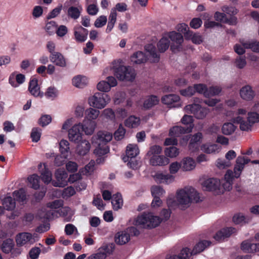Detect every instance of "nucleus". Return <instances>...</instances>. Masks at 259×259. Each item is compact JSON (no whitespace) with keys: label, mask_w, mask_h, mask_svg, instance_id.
Returning a JSON list of instances; mask_svg holds the SVG:
<instances>
[{"label":"nucleus","mask_w":259,"mask_h":259,"mask_svg":"<svg viewBox=\"0 0 259 259\" xmlns=\"http://www.w3.org/2000/svg\"><path fill=\"white\" fill-rule=\"evenodd\" d=\"M211 244L210 241L203 240L198 242L194 247L192 253L195 255L203 251L206 248Z\"/></svg>","instance_id":"28"},{"label":"nucleus","mask_w":259,"mask_h":259,"mask_svg":"<svg viewBox=\"0 0 259 259\" xmlns=\"http://www.w3.org/2000/svg\"><path fill=\"white\" fill-rule=\"evenodd\" d=\"M13 196L19 202H23L26 198L25 191L24 189H20L13 192Z\"/></svg>","instance_id":"53"},{"label":"nucleus","mask_w":259,"mask_h":259,"mask_svg":"<svg viewBox=\"0 0 259 259\" xmlns=\"http://www.w3.org/2000/svg\"><path fill=\"white\" fill-rule=\"evenodd\" d=\"M176 199L178 205L181 206L183 208H185L193 201H198L199 197V194L195 189L191 187H187L177 191Z\"/></svg>","instance_id":"1"},{"label":"nucleus","mask_w":259,"mask_h":259,"mask_svg":"<svg viewBox=\"0 0 259 259\" xmlns=\"http://www.w3.org/2000/svg\"><path fill=\"white\" fill-rule=\"evenodd\" d=\"M202 139V134L201 133L198 132L191 136L188 145L189 150L191 152L198 150Z\"/></svg>","instance_id":"13"},{"label":"nucleus","mask_w":259,"mask_h":259,"mask_svg":"<svg viewBox=\"0 0 259 259\" xmlns=\"http://www.w3.org/2000/svg\"><path fill=\"white\" fill-rule=\"evenodd\" d=\"M195 162L191 158H185L182 161V167L185 171L191 170L195 167Z\"/></svg>","instance_id":"32"},{"label":"nucleus","mask_w":259,"mask_h":259,"mask_svg":"<svg viewBox=\"0 0 259 259\" xmlns=\"http://www.w3.org/2000/svg\"><path fill=\"white\" fill-rule=\"evenodd\" d=\"M248 121L252 125L254 123L259 121V114L256 112H250L248 113Z\"/></svg>","instance_id":"64"},{"label":"nucleus","mask_w":259,"mask_h":259,"mask_svg":"<svg viewBox=\"0 0 259 259\" xmlns=\"http://www.w3.org/2000/svg\"><path fill=\"white\" fill-rule=\"evenodd\" d=\"M220 149V147L217 144H203L201 146V150L208 154L218 152Z\"/></svg>","instance_id":"42"},{"label":"nucleus","mask_w":259,"mask_h":259,"mask_svg":"<svg viewBox=\"0 0 259 259\" xmlns=\"http://www.w3.org/2000/svg\"><path fill=\"white\" fill-rule=\"evenodd\" d=\"M107 249V246H103L99 249L97 253L91 255L88 257V259H106Z\"/></svg>","instance_id":"38"},{"label":"nucleus","mask_w":259,"mask_h":259,"mask_svg":"<svg viewBox=\"0 0 259 259\" xmlns=\"http://www.w3.org/2000/svg\"><path fill=\"white\" fill-rule=\"evenodd\" d=\"M91 145L89 141L83 140L77 146V150L79 155H85L90 150Z\"/></svg>","instance_id":"36"},{"label":"nucleus","mask_w":259,"mask_h":259,"mask_svg":"<svg viewBox=\"0 0 259 259\" xmlns=\"http://www.w3.org/2000/svg\"><path fill=\"white\" fill-rule=\"evenodd\" d=\"M145 49L148 53V58L142 52H137L131 57V60L134 64L144 63L147 59L149 60L151 62H158L159 61L160 56L156 52V48L153 45H146Z\"/></svg>","instance_id":"2"},{"label":"nucleus","mask_w":259,"mask_h":259,"mask_svg":"<svg viewBox=\"0 0 259 259\" xmlns=\"http://www.w3.org/2000/svg\"><path fill=\"white\" fill-rule=\"evenodd\" d=\"M162 152V147L159 145H153L150 147L149 151L146 154V156L149 157V159L154 156L160 155Z\"/></svg>","instance_id":"45"},{"label":"nucleus","mask_w":259,"mask_h":259,"mask_svg":"<svg viewBox=\"0 0 259 259\" xmlns=\"http://www.w3.org/2000/svg\"><path fill=\"white\" fill-rule=\"evenodd\" d=\"M167 35L172 42L170 46L171 50L174 53L181 51L184 41L182 35L174 31L168 32Z\"/></svg>","instance_id":"7"},{"label":"nucleus","mask_w":259,"mask_h":259,"mask_svg":"<svg viewBox=\"0 0 259 259\" xmlns=\"http://www.w3.org/2000/svg\"><path fill=\"white\" fill-rule=\"evenodd\" d=\"M192 131V126H191V127H187V128L181 126H175L170 129L169 134L170 136L175 138L179 137L182 134L190 133Z\"/></svg>","instance_id":"21"},{"label":"nucleus","mask_w":259,"mask_h":259,"mask_svg":"<svg viewBox=\"0 0 259 259\" xmlns=\"http://www.w3.org/2000/svg\"><path fill=\"white\" fill-rule=\"evenodd\" d=\"M202 186L206 191H212L215 194H222V189L220 187V180L214 178H209L205 180Z\"/></svg>","instance_id":"8"},{"label":"nucleus","mask_w":259,"mask_h":259,"mask_svg":"<svg viewBox=\"0 0 259 259\" xmlns=\"http://www.w3.org/2000/svg\"><path fill=\"white\" fill-rule=\"evenodd\" d=\"M185 110L187 113L193 114L198 119H203L209 112V109L202 108L197 104L188 105L185 106Z\"/></svg>","instance_id":"9"},{"label":"nucleus","mask_w":259,"mask_h":259,"mask_svg":"<svg viewBox=\"0 0 259 259\" xmlns=\"http://www.w3.org/2000/svg\"><path fill=\"white\" fill-rule=\"evenodd\" d=\"M176 29L179 32L183 33L186 39H189L192 36V31L189 30L188 26L185 23L179 24Z\"/></svg>","instance_id":"34"},{"label":"nucleus","mask_w":259,"mask_h":259,"mask_svg":"<svg viewBox=\"0 0 259 259\" xmlns=\"http://www.w3.org/2000/svg\"><path fill=\"white\" fill-rule=\"evenodd\" d=\"M241 42L245 48L251 49L254 52H259V41L242 40Z\"/></svg>","instance_id":"31"},{"label":"nucleus","mask_w":259,"mask_h":259,"mask_svg":"<svg viewBox=\"0 0 259 259\" xmlns=\"http://www.w3.org/2000/svg\"><path fill=\"white\" fill-rule=\"evenodd\" d=\"M32 235L30 233H22L17 236L16 242L18 245H23L29 242L32 243Z\"/></svg>","instance_id":"27"},{"label":"nucleus","mask_w":259,"mask_h":259,"mask_svg":"<svg viewBox=\"0 0 259 259\" xmlns=\"http://www.w3.org/2000/svg\"><path fill=\"white\" fill-rule=\"evenodd\" d=\"M232 121L234 123L240 124V129L243 131H248L251 129V124L248 121L245 120L241 116H237L232 118Z\"/></svg>","instance_id":"20"},{"label":"nucleus","mask_w":259,"mask_h":259,"mask_svg":"<svg viewBox=\"0 0 259 259\" xmlns=\"http://www.w3.org/2000/svg\"><path fill=\"white\" fill-rule=\"evenodd\" d=\"M251 218L249 215H245L242 213H239L235 214L233 217V221L235 224L243 225L249 223Z\"/></svg>","instance_id":"26"},{"label":"nucleus","mask_w":259,"mask_h":259,"mask_svg":"<svg viewBox=\"0 0 259 259\" xmlns=\"http://www.w3.org/2000/svg\"><path fill=\"white\" fill-rule=\"evenodd\" d=\"M111 202L113 208L115 210H117L121 208L123 205V200L121 195L120 193L114 194L112 196Z\"/></svg>","instance_id":"33"},{"label":"nucleus","mask_w":259,"mask_h":259,"mask_svg":"<svg viewBox=\"0 0 259 259\" xmlns=\"http://www.w3.org/2000/svg\"><path fill=\"white\" fill-rule=\"evenodd\" d=\"M164 152L166 156L172 158L178 155L179 151L177 147L171 146L166 148Z\"/></svg>","instance_id":"57"},{"label":"nucleus","mask_w":259,"mask_h":259,"mask_svg":"<svg viewBox=\"0 0 259 259\" xmlns=\"http://www.w3.org/2000/svg\"><path fill=\"white\" fill-rule=\"evenodd\" d=\"M130 240V235L126 231L118 232L115 236V242L119 245L126 244Z\"/></svg>","instance_id":"25"},{"label":"nucleus","mask_w":259,"mask_h":259,"mask_svg":"<svg viewBox=\"0 0 259 259\" xmlns=\"http://www.w3.org/2000/svg\"><path fill=\"white\" fill-rule=\"evenodd\" d=\"M110 101L109 96L102 93H96L89 99V104L91 106L97 109H103Z\"/></svg>","instance_id":"6"},{"label":"nucleus","mask_w":259,"mask_h":259,"mask_svg":"<svg viewBox=\"0 0 259 259\" xmlns=\"http://www.w3.org/2000/svg\"><path fill=\"white\" fill-rule=\"evenodd\" d=\"M161 221L158 217L153 215L151 212H148L139 215L135 220L134 224L143 228H152L158 226Z\"/></svg>","instance_id":"3"},{"label":"nucleus","mask_w":259,"mask_h":259,"mask_svg":"<svg viewBox=\"0 0 259 259\" xmlns=\"http://www.w3.org/2000/svg\"><path fill=\"white\" fill-rule=\"evenodd\" d=\"M68 137L70 141L78 143L82 139L80 124L74 125L68 131Z\"/></svg>","instance_id":"16"},{"label":"nucleus","mask_w":259,"mask_h":259,"mask_svg":"<svg viewBox=\"0 0 259 259\" xmlns=\"http://www.w3.org/2000/svg\"><path fill=\"white\" fill-rule=\"evenodd\" d=\"M222 91L220 87H211L207 89V93H205V97H209L219 95Z\"/></svg>","instance_id":"60"},{"label":"nucleus","mask_w":259,"mask_h":259,"mask_svg":"<svg viewBox=\"0 0 259 259\" xmlns=\"http://www.w3.org/2000/svg\"><path fill=\"white\" fill-rule=\"evenodd\" d=\"M126 10L127 5L125 3H117L115 7L111 10L109 16H116V11L122 12L125 11Z\"/></svg>","instance_id":"52"},{"label":"nucleus","mask_w":259,"mask_h":259,"mask_svg":"<svg viewBox=\"0 0 259 259\" xmlns=\"http://www.w3.org/2000/svg\"><path fill=\"white\" fill-rule=\"evenodd\" d=\"M96 123L95 121H89L87 124H80V130L83 131L87 135H92L95 128Z\"/></svg>","instance_id":"37"},{"label":"nucleus","mask_w":259,"mask_h":259,"mask_svg":"<svg viewBox=\"0 0 259 259\" xmlns=\"http://www.w3.org/2000/svg\"><path fill=\"white\" fill-rule=\"evenodd\" d=\"M112 139V134L105 131H100L92 137V143L97 145H106Z\"/></svg>","instance_id":"11"},{"label":"nucleus","mask_w":259,"mask_h":259,"mask_svg":"<svg viewBox=\"0 0 259 259\" xmlns=\"http://www.w3.org/2000/svg\"><path fill=\"white\" fill-rule=\"evenodd\" d=\"M162 103L169 108H176L181 106L180 97L176 94H169L164 96L161 98Z\"/></svg>","instance_id":"10"},{"label":"nucleus","mask_w":259,"mask_h":259,"mask_svg":"<svg viewBox=\"0 0 259 259\" xmlns=\"http://www.w3.org/2000/svg\"><path fill=\"white\" fill-rule=\"evenodd\" d=\"M69 144L67 140H62L60 142V151L64 158L68 156L69 150Z\"/></svg>","instance_id":"46"},{"label":"nucleus","mask_w":259,"mask_h":259,"mask_svg":"<svg viewBox=\"0 0 259 259\" xmlns=\"http://www.w3.org/2000/svg\"><path fill=\"white\" fill-rule=\"evenodd\" d=\"M28 181L31 185V188L34 189H37L39 187V177L37 175L33 174L30 176L28 178Z\"/></svg>","instance_id":"54"},{"label":"nucleus","mask_w":259,"mask_h":259,"mask_svg":"<svg viewBox=\"0 0 259 259\" xmlns=\"http://www.w3.org/2000/svg\"><path fill=\"white\" fill-rule=\"evenodd\" d=\"M217 21L219 22H214L212 21H208L205 24L206 27L211 28L215 26H221L220 23H228L231 25L235 24L236 23V17H217Z\"/></svg>","instance_id":"12"},{"label":"nucleus","mask_w":259,"mask_h":259,"mask_svg":"<svg viewBox=\"0 0 259 259\" xmlns=\"http://www.w3.org/2000/svg\"><path fill=\"white\" fill-rule=\"evenodd\" d=\"M85 114L86 117L90 121H91L98 118L100 114V111L97 109L90 107L85 110Z\"/></svg>","instance_id":"43"},{"label":"nucleus","mask_w":259,"mask_h":259,"mask_svg":"<svg viewBox=\"0 0 259 259\" xmlns=\"http://www.w3.org/2000/svg\"><path fill=\"white\" fill-rule=\"evenodd\" d=\"M97 88L99 91L103 92H107L110 90V85L105 81L99 82L97 85Z\"/></svg>","instance_id":"63"},{"label":"nucleus","mask_w":259,"mask_h":259,"mask_svg":"<svg viewBox=\"0 0 259 259\" xmlns=\"http://www.w3.org/2000/svg\"><path fill=\"white\" fill-rule=\"evenodd\" d=\"M118 63V61H114L113 63L112 69L114 75L120 80L133 81L136 75L135 69L130 66L116 65Z\"/></svg>","instance_id":"4"},{"label":"nucleus","mask_w":259,"mask_h":259,"mask_svg":"<svg viewBox=\"0 0 259 259\" xmlns=\"http://www.w3.org/2000/svg\"><path fill=\"white\" fill-rule=\"evenodd\" d=\"M58 95V91L55 88L53 87H50L48 88L46 92L45 93V96L48 98H51L52 99L56 98Z\"/></svg>","instance_id":"61"},{"label":"nucleus","mask_w":259,"mask_h":259,"mask_svg":"<svg viewBox=\"0 0 259 259\" xmlns=\"http://www.w3.org/2000/svg\"><path fill=\"white\" fill-rule=\"evenodd\" d=\"M28 90L31 94L34 97H42L43 96V93L40 92L37 80L35 78L32 79L30 81Z\"/></svg>","instance_id":"22"},{"label":"nucleus","mask_w":259,"mask_h":259,"mask_svg":"<svg viewBox=\"0 0 259 259\" xmlns=\"http://www.w3.org/2000/svg\"><path fill=\"white\" fill-rule=\"evenodd\" d=\"M157 48L160 53L166 51L169 47V40L166 37H162L157 43Z\"/></svg>","instance_id":"39"},{"label":"nucleus","mask_w":259,"mask_h":259,"mask_svg":"<svg viewBox=\"0 0 259 259\" xmlns=\"http://www.w3.org/2000/svg\"><path fill=\"white\" fill-rule=\"evenodd\" d=\"M50 59L51 61L57 66L64 67L66 65L64 56L59 52L54 53L52 55H50Z\"/></svg>","instance_id":"23"},{"label":"nucleus","mask_w":259,"mask_h":259,"mask_svg":"<svg viewBox=\"0 0 259 259\" xmlns=\"http://www.w3.org/2000/svg\"><path fill=\"white\" fill-rule=\"evenodd\" d=\"M149 162L153 166H164L169 162V160L163 155H159L151 157L149 159Z\"/></svg>","instance_id":"19"},{"label":"nucleus","mask_w":259,"mask_h":259,"mask_svg":"<svg viewBox=\"0 0 259 259\" xmlns=\"http://www.w3.org/2000/svg\"><path fill=\"white\" fill-rule=\"evenodd\" d=\"M236 127L231 122L225 123L222 127V131L225 135H230L235 131Z\"/></svg>","instance_id":"47"},{"label":"nucleus","mask_w":259,"mask_h":259,"mask_svg":"<svg viewBox=\"0 0 259 259\" xmlns=\"http://www.w3.org/2000/svg\"><path fill=\"white\" fill-rule=\"evenodd\" d=\"M192 251L187 247L183 248L180 253L177 255L179 259H191L193 255Z\"/></svg>","instance_id":"55"},{"label":"nucleus","mask_w":259,"mask_h":259,"mask_svg":"<svg viewBox=\"0 0 259 259\" xmlns=\"http://www.w3.org/2000/svg\"><path fill=\"white\" fill-rule=\"evenodd\" d=\"M68 175L63 169H58L56 171L55 178L56 182L53 183L55 187H63L67 184V179Z\"/></svg>","instance_id":"14"},{"label":"nucleus","mask_w":259,"mask_h":259,"mask_svg":"<svg viewBox=\"0 0 259 259\" xmlns=\"http://www.w3.org/2000/svg\"><path fill=\"white\" fill-rule=\"evenodd\" d=\"M57 25L54 21H50L47 23L45 27L46 31L50 35L54 34L56 31Z\"/></svg>","instance_id":"58"},{"label":"nucleus","mask_w":259,"mask_h":259,"mask_svg":"<svg viewBox=\"0 0 259 259\" xmlns=\"http://www.w3.org/2000/svg\"><path fill=\"white\" fill-rule=\"evenodd\" d=\"M250 161V160L248 158L242 156H238L236 160V165L234 168V172L230 170H227L223 180L232 182L234 178H239L244 168V165Z\"/></svg>","instance_id":"5"},{"label":"nucleus","mask_w":259,"mask_h":259,"mask_svg":"<svg viewBox=\"0 0 259 259\" xmlns=\"http://www.w3.org/2000/svg\"><path fill=\"white\" fill-rule=\"evenodd\" d=\"M236 232L237 230L235 228H225L218 231L214 236V238L217 241H222L236 233Z\"/></svg>","instance_id":"17"},{"label":"nucleus","mask_w":259,"mask_h":259,"mask_svg":"<svg viewBox=\"0 0 259 259\" xmlns=\"http://www.w3.org/2000/svg\"><path fill=\"white\" fill-rule=\"evenodd\" d=\"M139 153L138 147L137 145L129 144L126 147V155L130 158H135Z\"/></svg>","instance_id":"41"},{"label":"nucleus","mask_w":259,"mask_h":259,"mask_svg":"<svg viewBox=\"0 0 259 259\" xmlns=\"http://www.w3.org/2000/svg\"><path fill=\"white\" fill-rule=\"evenodd\" d=\"M159 102V98L154 95L149 96L144 101L143 107L145 109H149L153 106L156 105Z\"/></svg>","instance_id":"30"},{"label":"nucleus","mask_w":259,"mask_h":259,"mask_svg":"<svg viewBox=\"0 0 259 259\" xmlns=\"http://www.w3.org/2000/svg\"><path fill=\"white\" fill-rule=\"evenodd\" d=\"M60 214L64 218L65 222H69L71 220L73 213L69 207H63L61 209Z\"/></svg>","instance_id":"50"},{"label":"nucleus","mask_w":259,"mask_h":259,"mask_svg":"<svg viewBox=\"0 0 259 259\" xmlns=\"http://www.w3.org/2000/svg\"><path fill=\"white\" fill-rule=\"evenodd\" d=\"M221 9L226 15H229L230 16H234L238 12V9L232 6L225 5L222 7Z\"/></svg>","instance_id":"51"},{"label":"nucleus","mask_w":259,"mask_h":259,"mask_svg":"<svg viewBox=\"0 0 259 259\" xmlns=\"http://www.w3.org/2000/svg\"><path fill=\"white\" fill-rule=\"evenodd\" d=\"M2 204L5 209L12 210L15 208L16 203L14 199L11 196H7L2 200Z\"/></svg>","instance_id":"35"},{"label":"nucleus","mask_w":259,"mask_h":259,"mask_svg":"<svg viewBox=\"0 0 259 259\" xmlns=\"http://www.w3.org/2000/svg\"><path fill=\"white\" fill-rule=\"evenodd\" d=\"M72 83L76 87L82 88L87 84L88 79L84 76L78 75L73 77Z\"/></svg>","instance_id":"29"},{"label":"nucleus","mask_w":259,"mask_h":259,"mask_svg":"<svg viewBox=\"0 0 259 259\" xmlns=\"http://www.w3.org/2000/svg\"><path fill=\"white\" fill-rule=\"evenodd\" d=\"M109 151L106 145H98V147L94 150V153L99 156L107 154Z\"/></svg>","instance_id":"56"},{"label":"nucleus","mask_w":259,"mask_h":259,"mask_svg":"<svg viewBox=\"0 0 259 259\" xmlns=\"http://www.w3.org/2000/svg\"><path fill=\"white\" fill-rule=\"evenodd\" d=\"M41 130L38 128L34 127L32 130V132L31 133V137L32 138V141L34 142H38L40 137L41 135Z\"/></svg>","instance_id":"62"},{"label":"nucleus","mask_w":259,"mask_h":259,"mask_svg":"<svg viewBox=\"0 0 259 259\" xmlns=\"http://www.w3.org/2000/svg\"><path fill=\"white\" fill-rule=\"evenodd\" d=\"M140 124V119L135 116H131L125 121V125L130 128H135Z\"/></svg>","instance_id":"44"},{"label":"nucleus","mask_w":259,"mask_h":259,"mask_svg":"<svg viewBox=\"0 0 259 259\" xmlns=\"http://www.w3.org/2000/svg\"><path fill=\"white\" fill-rule=\"evenodd\" d=\"M82 10L81 5H78L77 7L71 6L68 9V16H79Z\"/></svg>","instance_id":"49"},{"label":"nucleus","mask_w":259,"mask_h":259,"mask_svg":"<svg viewBox=\"0 0 259 259\" xmlns=\"http://www.w3.org/2000/svg\"><path fill=\"white\" fill-rule=\"evenodd\" d=\"M239 94L243 100L247 101L252 100L255 96V91L249 85H246L242 87L240 90Z\"/></svg>","instance_id":"15"},{"label":"nucleus","mask_w":259,"mask_h":259,"mask_svg":"<svg viewBox=\"0 0 259 259\" xmlns=\"http://www.w3.org/2000/svg\"><path fill=\"white\" fill-rule=\"evenodd\" d=\"M38 169L41 174V180L45 183L48 184L52 180V174L50 171L46 168L45 164H40L38 165Z\"/></svg>","instance_id":"24"},{"label":"nucleus","mask_w":259,"mask_h":259,"mask_svg":"<svg viewBox=\"0 0 259 259\" xmlns=\"http://www.w3.org/2000/svg\"><path fill=\"white\" fill-rule=\"evenodd\" d=\"M88 35V30L82 26H77L74 28V35L76 41L82 42L85 41Z\"/></svg>","instance_id":"18"},{"label":"nucleus","mask_w":259,"mask_h":259,"mask_svg":"<svg viewBox=\"0 0 259 259\" xmlns=\"http://www.w3.org/2000/svg\"><path fill=\"white\" fill-rule=\"evenodd\" d=\"M76 192L74 188L72 186H69L64 189L62 194L63 198H68L72 196L75 194Z\"/></svg>","instance_id":"59"},{"label":"nucleus","mask_w":259,"mask_h":259,"mask_svg":"<svg viewBox=\"0 0 259 259\" xmlns=\"http://www.w3.org/2000/svg\"><path fill=\"white\" fill-rule=\"evenodd\" d=\"M151 192L153 198H160L165 194V191L163 188L158 185L152 186L151 188Z\"/></svg>","instance_id":"40"},{"label":"nucleus","mask_w":259,"mask_h":259,"mask_svg":"<svg viewBox=\"0 0 259 259\" xmlns=\"http://www.w3.org/2000/svg\"><path fill=\"white\" fill-rule=\"evenodd\" d=\"M14 245L13 240L11 239H8L3 242L1 248L2 251L5 253H9L12 251Z\"/></svg>","instance_id":"48"}]
</instances>
